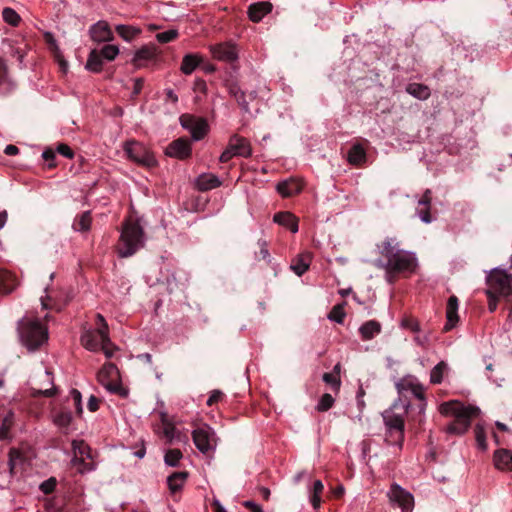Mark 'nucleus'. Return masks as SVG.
Listing matches in <instances>:
<instances>
[{
    "instance_id": "3",
    "label": "nucleus",
    "mask_w": 512,
    "mask_h": 512,
    "mask_svg": "<svg viewBox=\"0 0 512 512\" xmlns=\"http://www.w3.org/2000/svg\"><path fill=\"white\" fill-rule=\"evenodd\" d=\"M144 245V231L138 222L126 221L123 224L121 235L117 243V252L120 257L134 255Z\"/></svg>"
},
{
    "instance_id": "8",
    "label": "nucleus",
    "mask_w": 512,
    "mask_h": 512,
    "mask_svg": "<svg viewBox=\"0 0 512 512\" xmlns=\"http://www.w3.org/2000/svg\"><path fill=\"white\" fill-rule=\"evenodd\" d=\"M124 151L128 158L138 165L151 168L157 164L154 155L136 141L127 142L124 146Z\"/></svg>"
},
{
    "instance_id": "27",
    "label": "nucleus",
    "mask_w": 512,
    "mask_h": 512,
    "mask_svg": "<svg viewBox=\"0 0 512 512\" xmlns=\"http://www.w3.org/2000/svg\"><path fill=\"white\" fill-rule=\"evenodd\" d=\"M347 160L351 165L360 166L366 161V152L361 144H354L348 151Z\"/></svg>"
},
{
    "instance_id": "4",
    "label": "nucleus",
    "mask_w": 512,
    "mask_h": 512,
    "mask_svg": "<svg viewBox=\"0 0 512 512\" xmlns=\"http://www.w3.org/2000/svg\"><path fill=\"white\" fill-rule=\"evenodd\" d=\"M489 289L486 291L488 296V309L494 312L497 308L498 297H505L507 300L512 296V276L500 270H494L487 277Z\"/></svg>"
},
{
    "instance_id": "40",
    "label": "nucleus",
    "mask_w": 512,
    "mask_h": 512,
    "mask_svg": "<svg viewBox=\"0 0 512 512\" xmlns=\"http://www.w3.org/2000/svg\"><path fill=\"white\" fill-rule=\"evenodd\" d=\"M72 419V414L68 410L62 409L54 414V423L61 429H68Z\"/></svg>"
},
{
    "instance_id": "34",
    "label": "nucleus",
    "mask_w": 512,
    "mask_h": 512,
    "mask_svg": "<svg viewBox=\"0 0 512 512\" xmlns=\"http://www.w3.org/2000/svg\"><path fill=\"white\" fill-rule=\"evenodd\" d=\"M187 477L188 473L185 471L174 472L171 474L167 479L170 490L172 492L179 491L185 483Z\"/></svg>"
},
{
    "instance_id": "48",
    "label": "nucleus",
    "mask_w": 512,
    "mask_h": 512,
    "mask_svg": "<svg viewBox=\"0 0 512 512\" xmlns=\"http://www.w3.org/2000/svg\"><path fill=\"white\" fill-rule=\"evenodd\" d=\"M101 54V57L103 59H106L108 61H112L116 58V56L119 53V49L115 45H104L100 51H98Z\"/></svg>"
},
{
    "instance_id": "5",
    "label": "nucleus",
    "mask_w": 512,
    "mask_h": 512,
    "mask_svg": "<svg viewBox=\"0 0 512 512\" xmlns=\"http://www.w3.org/2000/svg\"><path fill=\"white\" fill-rule=\"evenodd\" d=\"M386 272V280L393 284L399 275H408L415 272L417 259L415 255L406 250H398L386 260L383 266Z\"/></svg>"
},
{
    "instance_id": "36",
    "label": "nucleus",
    "mask_w": 512,
    "mask_h": 512,
    "mask_svg": "<svg viewBox=\"0 0 512 512\" xmlns=\"http://www.w3.org/2000/svg\"><path fill=\"white\" fill-rule=\"evenodd\" d=\"M257 96L256 91H251L248 95L241 90L237 94V96L234 97L235 101L237 102L238 106L245 112L250 113V107H249V101H253Z\"/></svg>"
},
{
    "instance_id": "49",
    "label": "nucleus",
    "mask_w": 512,
    "mask_h": 512,
    "mask_svg": "<svg viewBox=\"0 0 512 512\" xmlns=\"http://www.w3.org/2000/svg\"><path fill=\"white\" fill-rule=\"evenodd\" d=\"M334 404V398L331 394L325 393L321 396L318 404H317V410L320 412H326L330 408H332Z\"/></svg>"
},
{
    "instance_id": "56",
    "label": "nucleus",
    "mask_w": 512,
    "mask_h": 512,
    "mask_svg": "<svg viewBox=\"0 0 512 512\" xmlns=\"http://www.w3.org/2000/svg\"><path fill=\"white\" fill-rule=\"evenodd\" d=\"M56 485H57V480H56V478H54V477H50L49 479H47V480H45L44 482H42V483L40 484V487H39V488H40V490H41L44 494L48 495V494H51V493L55 490Z\"/></svg>"
},
{
    "instance_id": "58",
    "label": "nucleus",
    "mask_w": 512,
    "mask_h": 512,
    "mask_svg": "<svg viewBox=\"0 0 512 512\" xmlns=\"http://www.w3.org/2000/svg\"><path fill=\"white\" fill-rule=\"evenodd\" d=\"M259 251L255 252V257L257 260H267L269 257V251L267 249V245L265 241L258 242Z\"/></svg>"
},
{
    "instance_id": "6",
    "label": "nucleus",
    "mask_w": 512,
    "mask_h": 512,
    "mask_svg": "<svg viewBox=\"0 0 512 512\" xmlns=\"http://www.w3.org/2000/svg\"><path fill=\"white\" fill-rule=\"evenodd\" d=\"M397 387L400 394H402L403 391H410L418 400L417 404L407 403L405 405V412L409 421L421 425L424 421V411L426 408L424 387L414 382L400 383Z\"/></svg>"
},
{
    "instance_id": "63",
    "label": "nucleus",
    "mask_w": 512,
    "mask_h": 512,
    "mask_svg": "<svg viewBox=\"0 0 512 512\" xmlns=\"http://www.w3.org/2000/svg\"><path fill=\"white\" fill-rule=\"evenodd\" d=\"M42 157L43 159L49 163V168H53L55 167V163H53V161L55 160V151L51 148H47L43 154H42Z\"/></svg>"
},
{
    "instance_id": "19",
    "label": "nucleus",
    "mask_w": 512,
    "mask_h": 512,
    "mask_svg": "<svg viewBox=\"0 0 512 512\" xmlns=\"http://www.w3.org/2000/svg\"><path fill=\"white\" fill-rule=\"evenodd\" d=\"M386 430H392L397 434L398 439H404L405 422L401 415L394 413L384 415Z\"/></svg>"
},
{
    "instance_id": "25",
    "label": "nucleus",
    "mask_w": 512,
    "mask_h": 512,
    "mask_svg": "<svg viewBox=\"0 0 512 512\" xmlns=\"http://www.w3.org/2000/svg\"><path fill=\"white\" fill-rule=\"evenodd\" d=\"M17 286L14 274L7 270H0V294H9Z\"/></svg>"
},
{
    "instance_id": "13",
    "label": "nucleus",
    "mask_w": 512,
    "mask_h": 512,
    "mask_svg": "<svg viewBox=\"0 0 512 512\" xmlns=\"http://www.w3.org/2000/svg\"><path fill=\"white\" fill-rule=\"evenodd\" d=\"M210 51L214 59L233 63L238 59L236 46L232 43H219L210 46Z\"/></svg>"
},
{
    "instance_id": "17",
    "label": "nucleus",
    "mask_w": 512,
    "mask_h": 512,
    "mask_svg": "<svg viewBox=\"0 0 512 512\" xmlns=\"http://www.w3.org/2000/svg\"><path fill=\"white\" fill-rule=\"evenodd\" d=\"M459 301L455 295L449 297L446 307L447 323L444 326V331H450L459 320L458 316Z\"/></svg>"
},
{
    "instance_id": "16",
    "label": "nucleus",
    "mask_w": 512,
    "mask_h": 512,
    "mask_svg": "<svg viewBox=\"0 0 512 512\" xmlns=\"http://www.w3.org/2000/svg\"><path fill=\"white\" fill-rule=\"evenodd\" d=\"M432 201V192L430 189H426L422 197L418 201L417 213L420 219L425 223L432 222V216L430 213Z\"/></svg>"
},
{
    "instance_id": "57",
    "label": "nucleus",
    "mask_w": 512,
    "mask_h": 512,
    "mask_svg": "<svg viewBox=\"0 0 512 512\" xmlns=\"http://www.w3.org/2000/svg\"><path fill=\"white\" fill-rule=\"evenodd\" d=\"M70 395L73 399L74 406L76 409L77 414H82L83 408H82V396L81 393L77 389H72L70 392Z\"/></svg>"
},
{
    "instance_id": "60",
    "label": "nucleus",
    "mask_w": 512,
    "mask_h": 512,
    "mask_svg": "<svg viewBox=\"0 0 512 512\" xmlns=\"http://www.w3.org/2000/svg\"><path fill=\"white\" fill-rule=\"evenodd\" d=\"M8 82V67L5 61L0 58V86Z\"/></svg>"
},
{
    "instance_id": "64",
    "label": "nucleus",
    "mask_w": 512,
    "mask_h": 512,
    "mask_svg": "<svg viewBox=\"0 0 512 512\" xmlns=\"http://www.w3.org/2000/svg\"><path fill=\"white\" fill-rule=\"evenodd\" d=\"M57 152L66 158H73L74 152L67 144H59L57 147Z\"/></svg>"
},
{
    "instance_id": "11",
    "label": "nucleus",
    "mask_w": 512,
    "mask_h": 512,
    "mask_svg": "<svg viewBox=\"0 0 512 512\" xmlns=\"http://www.w3.org/2000/svg\"><path fill=\"white\" fill-rule=\"evenodd\" d=\"M72 449L74 452L72 464L77 467L78 472L83 473L86 470H90L89 464L84 460L91 457L90 447L83 440H73Z\"/></svg>"
},
{
    "instance_id": "32",
    "label": "nucleus",
    "mask_w": 512,
    "mask_h": 512,
    "mask_svg": "<svg viewBox=\"0 0 512 512\" xmlns=\"http://www.w3.org/2000/svg\"><path fill=\"white\" fill-rule=\"evenodd\" d=\"M103 65V58L101 57V54L98 52V50L94 49L89 53L87 62H86V69H88L91 72L98 73L102 70Z\"/></svg>"
},
{
    "instance_id": "51",
    "label": "nucleus",
    "mask_w": 512,
    "mask_h": 512,
    "mask_svg": "<svg viewBox=\"0 0 512 512\" xmlns=\"http://www.w3.org/2000/svg\"><path fill=\"white\" fill-rule=\"evenodd\" d=\"M328 318L337 323H342L345 318L344 307L341 304L335 305L330 311Z\"/></svg>"
},
{
    "instance_id": "33",
    "label": "nucleus",
    "mask_w": 512,
    "mask_h": 512,
    "mask_svg": "<svg viewBox=\"0 0 512 512\" xmlns=\"http://www.w3.org/2000/svg\"><path fill=\"white\" fill-rule=\"evenodd\" d=\"M118 377V369L115 364L107 363L98 373V379L101 384H105V382L114 380Z\"/></svg>"
},
{
    "instance_id": "15",
    "label": "nucleus",
    "mask_w": 512,
    "mask_h": 512,
    "mask_svg": "<svg viewBox=\"0 0 512 512\" xmlns=\"http://www.w3.org/2000/svg\"><path fill=\"white\" fill-rule=\"evenodd\" d=\"M91 38L96 42H108L113 40V33L105 21H99L90 29Z\"/></svg>"
},
{
    "instance_id": "45",
    "label": "nucleus",
    "mask_w": 512,
    "mask_h": 512,
    "mask_svg": "<svg viewBox=\"0 0 512 512\" xmlns=\"http://www.w3.org/2000/svg\"><path fill=\"white\" fill-rule=\"evenodd\" d=\"M181 458L182 453L179 449H170L164 456L165 463L172 467L177 466Z\"/></svg>"
},
{
    "instance_id": "44",
    "label": "nucleus",
    "mask_w": 512,
    "mask_h": 512,
    "mask_svg": "<svg viewBox=\"0 0 512 512\" xmlns=\"http://www.w3.org/2000/svg\"><path fill=\"white\" fill-rule=\"evenodd\" d=\"M3 20L11 26H18L21 18L19 14L12 8L6 7L2 11Z\"/></svg>"
},
{
    "instance_id": "24",
    "label": "nucleus",
    "mask_w": 512,
    "mask_h": 512,
    "mask_svg": "<svg viewBox=\"0 0 512 512\" xmlns=\"http://www.w3.org/2000/svg\"><path fill=\"white\" fill-rule=\"evenodd\" d=\"M274 221L279 225H282L291 232L296 233L298 231V219L290 212H278L274 215Z\"/></svg>"
},
{
    "instance_id": "54",
    "label": "nucleus",
    "mask_w": 512,
    "mask_h": 512,
    "mask_svg": "<svg viewBox=\"0 0 512 512\" xmlns=\"http://www.w3.org/2000/svg\"><path fill=\"white\" fill-rule=\"evenodd\" d=\"M401 325L403 328L405 329H408L414 333H417L420 331V324L419 322L417 321V319H415L414 317L412 316H406L402 319V322H401Z\"/></svg>"
},
{
    "instance_id": "12",
    "label": "nucleus",
    "mask_w": 512,
    "mask_h": 512,
    "mask_svg": "<svg viewBox=\"0 0 512 512\" xmlns=\"http://www.w3.org/2000/svg\"><path fill=\"white\" fill-rule=\"evenodd\" d=\"M165 153L169 157L186 160L192 154L191 141L185 137H180L166 147Z\"/></svg>"
},
{
    "instance_id": "28",
    "label": "nucleus",
    "mask_w": 512,
    "mask_h": 512,
    "mask_svg": "<svg viewBox=\"0 0 512 512\" xmlns=\"http://www.w3.org/2000/svg\"><path fill=\"white\" fill-rule=\"evenodd\" d=\"M201 63L202 57L196 54H186L183 57L180 69L182 73L190 75Z\"/></svg>"
},
{
    "instance_id": "26",
    "label": "nucleus",
    "mask_w": 512,
    "mask_h": 512,
    "mask_svg": "<svg viewBox=\"0 0 512 512\" xmlns=\"http://www.w3.org/2000/svg\"><path fill=\"white\" fill-rule=\"evenodd\" d=\"M363 340H371L381 332V324L376 320H369L359 328Z\"/></svg>"
},
{
    "instance_id": "9",
    "label": "nucleus",
    "mask_w": 512,
    "mask_h": 512,
    "mask_svg": "<svg viewBox=\"0 0 512 512\" xmlns=\"http://www.w3.org/2000/svg\"><path fill=\"white\" fill-rule=\"evenodd\" d=\"M215 433L208 425L196 428L192 432V439L197 449L203 454H209L215 449Z\"/></svg>"
},
{
    "instance_id": "38",
    "label": "nucleus",
    "mask_w": 512,
    "mask_h": 512,
    "mask_svg": "<svg viewBox=\"0 0 512 512\" xmlns=\"http://www.w3.org/2000/svg\"><path fill=\"white\" fill-rule=\"evenodd\" d=\"M396 246L397 243H395V239L387 238L380 245H378V248L380 250V254L387 260L396 252H398L399 249H397Z\"/></svg>"
},
{
    "instance_id": "42",
    "label": "nucleus",
    "mask_w": 512,
    "mask_h": 512,
    "mask_svg": "<svg viewBox=\"0 0 512 512\" xmlns=\"http://www.w3.org/2000/svg\"><path fill=\"white\" fill-rule=\"evenodd\" d=\"M324 490V485L320 480H316L313 483L312 493L310 496V502L314 509L320 507L321 504V494Z\"/></svg>"
},
{
    "instance_id": "14",
    "label": "nucleus",
    "mask_w": 512,
    "mask_h": 512,
    "mask_svg": "<svg viewBox=\"0 0 512 512\" xmlns=\"http://www.w3.org/2000/svg\"><path fill=\"white\" fill-rule=\"evenodd\" d=\"M229 144L236 156L248 158L252 154L250 142L242 136L237 134L233 135L229 140Z\"/></svg>"
},
{
    "instance_id": "35",
    "label": "nucleus",
    "mask_w": 512,
    "mask_h": 512,
    "mask_svg": "<svg viewBox=\"0 0 512 512\" xmlns=\"http://www.w3.org/2000/svg\"><path fill=\"white\" fill-rule=\"evenodd\" d=\"M24 460V456L19 450L13 448L9 451V470L12 476L17 474L20 466L23 465Z\"/></svg>"
},
{
    "instance_id": "50",
    "label": "nucleus",
    "mask_w": 512,
    "mask_h": 512,
    "mask_svg": "<svg viewBox=\"0 0 512 512\" xmlns=\"http://www.w3.org/2000/svg\"><path fill=\"white\" fill-rule=\"evenodd\" d=\"M474 432H475V438H476L478 447L483 451L486 450L487 442H486V433H485L484 428L481 425L477 424L475 426Z\"/></svg>"
},
{
    "instance_id": "21",
    "label": "nucleus",
    "mask_w": 512,
    "mask_h": 512,
    "mask_svg": "<svg viewBox=\"0 0 512 512\" xmlns=\"http://www.w3.org/2000/svg\"><path fill=\"white\" fill-rule=\"evenodd\" d=\"M272 10V4L270 2H257L251 4L248 8V15L251 21L259 22L262 18L270 13Z\"/></svg>"
},
{
    "instance_id": "10",
    "label": "nucleus",
    "mask_w": 512,
    "mask_h": 512,
    "mask_svg": "<svg viewBox=\"0 0 512 512\" xmlns=\"http://www.w3.org/2000/svg\"><path fill=\"white\" fill-rule=\"evenodd\" d=\"M387 495L391 502L396 503L401 508L402 512H412L414 497L400 485L393 483Z\"/></svg>"
},
{
    "instance_id": "29",
    "label": "nucleus",
    "mask_w": 512,
    "mask_h": 512,
    "mask_svg": "<svg viewBox=\"0 0 512 512\" xmlns=\"http://www.w3.org/2000/svg\"><path fill=\"white\" fill-rule=\"evenodd\" d=\"M311 255L309 253L299 255L291 264V269L298 276L303 275L309 268Z\"/></svg>"
},
{
    "instance_id": "2",
    "label": "nucleus",
    "mask_w": 512,
    "mask_h": 512,
    "mask_svg": "<svg viewBox=\"0 0 512 512\" xmlns=\"http://www.w3.org/2000/svg\"><path fill=\"white\" fill-rule=\"evenodd\" d=\"M21 343L29 350H38L48 340V330L38 319L22 318L18 322Z\"/></svg>"
},
{
    "instance_id": "7",
    "label": "nucleus",
    "mask_w": 512,
    "mask_h": 512,
    "mask_svg": "<svg viewBox=\"0 0 512 512\" xmlns=\"http://www.w3.org/2000/svg\"><path fill=\"white\" fill-rule=\"evenodd\" d=\"M97 325V329L87 331L81 336V344L90 351H98L102 343L109 342L108 325L100 314H97Z\"/></svg>"
},
{
    "instance_id": "43",
    "label": "nucleus",
    "mask_w": 512,
    "mask_h": 512,
    "mask_svg": "<svg viewBox=\"0 0 512 512\" xmlns=\"http://www.w3.org/2000/svg\"><path fill=\"white\" fill-rule=\"evenodd\" d=\"M447 369V364L444 361L439 362L430 373V382L432 384H440L443 380L444 372Z\"/></svg>"
},
{
    "instance_id": "41",
    "label": "nucleus",
    "mask_w": 512,
    "mask_h": 512,
    "mask_svg": "<svg viewBox=\"0 0 512 512\" xmlns=\"http://www.w3.org/2000/svg\"><path fill=\"white\" fill-rule=\"evenodd\" d=\"M208 123L207 120L204 118L199 117L197 120V123L194 125V127L191 129L192 138L194 140H201L204 138V136L208 133Z\"/></svg>"
},
{
    "instance_id": "18",
    "label": "nucleus",
    "mask_w": 512,
    "mask_h": 512,
    "mask_svg": "<svg viewBox=\"0 0 512 512\" xmlns=\"http://www.w3.org/2000/svg\"><path fill=\"white\" fill-rule=\"evenodd\" d=\"M494 465L501 471H512V451L500 448L494 452Z\"/></svg>"
},
{
    "instance_id": "52",
    "label": "nucleus",
    "mask_w": 512,
    "mask_h": 512,
    "mask_svg": "<svg viewBox=\"0 0 512 512\" xmlns=\"http://www.w3.org/2000/svg\"><path fill=\"white\" fill-rule=\"evenodd\" d=\"M177 37H178V31L175 29L160 32L156 35L157 41L161 44H165V43L174 41Z\"/></svg>"
},
{
    "instance_id": "30",
    "label": "nucleus",
    "mask_w": 512,
    "mask_h": 512,
    "mask_svg": "<svg viewBox=\"0 0 512 512\" xmlns=\"http://www.w3.org/2000/svg\"><path fill=\"white\" fill-rule=\"evenodd\" d=\"M406 92L420 100H426L430 96V89L428 86L420 83L408 84L406 87Z\"/></svg>"
},
{
    "instance_id": "20",
    "label": "nucleus",
    "mask_w": 512,
    "mask_h": 512,
    "mask_svg": "<svg viewBox=\"0 0 512 512\" xmlns=\"http://www.w3.org/2000/svg\"><path fill=\"white\" fill-rule=\"evenodd\" d=\"M277 191L283 197H292L302 190L301 183L293 178L281 181L277 184Z\"/></svg>"
},
{
    "instance_id": "61",
    "label": "nucleus",
    "mask_w": 512,
    "mask_h": 512,
    "mask_svg": "<svg viewBox=\"0 0 512 512\" xmlns=\"http://www.w3.org/2000/svg\"><path fill=\"white\" fill-rule=\"evenodd\" d=\"M225 86L228 90L229 95L233 98L237 96V94L242 90L238 83L235 81H227Z\"/></svg>"
},
{
    "instance_id": "37",
    "label": "nucleus",
    "mask_w": 512,
    "mask_h": 512,
    "mask_svg": "<svg viewBox=\"0 0 512 512\" xmlns=\"http://www.w3.org/2000/svg\"><path fill=\"white\" fill-rule=\"evenodd\" d=\"M15 414L12 410H9L4 416L0 426V440L9 438V431L14 424Z\"/></svg>"
},
{
    "instance_id": "39",
    "label": "nucleus",
    "mask_w": 512,
    "mask_h": 512,
    "mask_svg": "<svg viewBox=\"0 0 512 512\" xmlns=\"http://www.w3.org/2000/svg\"><path fill=\"white\" fill-rule=\"evenodd\" d=\"M118 35L126 41H131L137 35L141 33L139 28H135L129 25H117L115 28Z\"/></svg>"
},
{
    "instance_id": "31",
    "label": "nucleus",
    "mask_w": 512,
    "mask_h": 512,
    "mask_svg": "<svg viewBox=\"0 0 512 512\" xmlns=\"http://www.w3.org/2000/svg\"><path fill=\"white\" fill-rule=\"evenodd\" d=\"M92 217L90 211L77 215L73 222V229L78 232H87L90 229Z\"/></svg>"
},
{
    "instance_id": "46",
    "label": "nucleus",
    "mask_w": 512,
    "mask_h": 512,
    "mask_svg": "<svg viewBox=\"0 0 512 512\" xmlns=\"http://www.w3.org/2000/svg\"><path fill=\"white\" fill-rule=\"evenodd\" d=\"M102 385L105 386L110 392L117 394L121 397H127V395H128V390L126 388H124L121 385V383L116 382L114 380L105 382V384H102Z\"/></svg>"
},
{
    "instance_id": "55",
    "label": "nucleus",
    "mask_w": 512,
    "mask_h": 512,
    "mask_svg": "<svg viewBox=\"0 0 512 512\" xmlns=\"http://www.w3.org/2000/svg\"><path fill=\"white\" fill-rule=\"evenodd\" d=\"M199 117H196L191 114H183L180 116V124L184 129L191 131L194 125L197 123Z\"/></svg>"
},
{
    "instance_id": "53",
    "label": "nucleus",
    "mask_w": 512,
    "mask_h": 512,
    "mask_svg": "<svg viewBox=\"0 0 512 512\" xmlns=\"http://www.w3.org/2000/svg\"><path fill=\"white\" fill-rule=\"evenodd\" d=\"M175 433H176L175 426L170 422L164 421L161 434L167 440L168 443H172V441L175 437Z\"/></svg>"
},
{
    "instance_id": "22",
    "label": "nucleus",
    "mask_w": 512,
    "mask_h": 512,
    "mask_svg": "<svg viewBox=\"0 0 512 512\" xmlns=\"http://www.w3.org/2000/svg\"><path fill=\"white\" fill-rule=\"evenodd\" d=\"M156 55L157 48L155 45H145L136 51L132 62L135 66L141 67L144 62L154 59Z\"/></svg>"
},
{
    "instance_id": "1",
    "label": "nucleus",
    "mask_w": 512,
    "mask_h": 512,
    "mask_svg": "<svg viewBox=\"0 0 512 512\" xmlns=\"http://www.w3.org/2000/svg\"><path fill=\"white\" fill-rule=\"evenodd\" d=\"M439 411L445 416H454V420L447 427V432L451 434H464L471 425V419L480 414V409L476 406H465L459 401L444 402L440 405Z\"/></svg>"
},
{
    "instance_id": "59",
    "label": "nucleus",
    "mask_w": 512,
    "mask_h": 512,
    "mask_svg": "<svg viewBox=\"0 0 512 512\" xmlns=\"http://www.w3.org/2000/svg\"><path fill=\"white\" fill-rule=\"evenodd\" d=\"M385 440L389 444H397L400 447L402 446L404 441V439H398L397 434L392 430H386Z\"/></svg>"
},
{
    "instance_id": "23",
    "label": "nucleus",
    "mask_w": 512,
    "mask_h": 512,
    "mask_svg": "<svg viewBox=\"0 0 512 512\" xmlns=\"http://www.w3.org/2000/svg\"><path fill=\"white\" fill-rule=\"evenodd\" d=\"M221 185L219 178L210 173H203L196 180V187L200 191H208Z\"/></svg>"
},
{
    "instance_id": "47",
    "label": "nucleus",
    "mask_w": 512,
    "mask_h": 512,
    "mask_svg": "<svg viewBox=\"0 0 512 512\" xmlns=\"http://www.w3.org/2000/svg\"><path fill=\"white\" fill-rule=\"evenodd\" d=\"M322 379H323V381L326 384L331 386L333 391L339 392L340 387H341L340 376L332 374L331 372H329V373H324L323 376H322Z\"/></svg>"
},
{
    "instance_id": "62",
    "label": "nucleus",
    "mask_w": 512,
    "mask_h": 512,
    "mask_svg": "<svg viewBox=\"0 0 512 512\" xmlns=\"http://www.w3.org/2000/svg\"><path fill=\"white\" fill-rule=\"evenodd\" d=\"M224 397V393L220 390H213L207 400L208 406H213Z\"/></svg>"
}]
</instances>
